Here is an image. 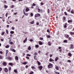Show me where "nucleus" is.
Masks as SVG:
<instances>
[{"label":"nucleus","instance_id":"obj_1","mask_svg":"<svg viewBox=\"0 0 74 74\" xmlns=\"http://www.w3.org/2000/svg\"><path fill=\"white\" fill-rule=\"evenodd\" d=\"M48 67L49 68H52V67H53V65H52V64L50 63L48 65Z\"/></svg>","mask_w":74,"mask_h":74},{"label":"nucleus","instance_id":"obj_2","mask_svg":"<svg viewBox=\"0 0 74 74\" xmlns=\"http://www.w3.org/2000/svg\"><path fill=\"white\" fill-rule=\"evenodd\" d=\"M38 11L39 13H42L43 12L42 10V9H40L39 8L38 9Z\"/></svg>","mask_w":74,"mask_h":74},{"label":"nucleus","instance_id":"obj_3","mask_svg":"<svg viewBox=\"0 0 74 74\" xmlns=\"http://www.w3.org/2000/svg\"><path fill=\"white\" fill-rule=\"evenodd\" d=\"M70 47L71 48V49H74V45L73 44H71L70 45Z\"/></svg>","mask_w":74,"mask_h":74},{"label":"nucleus","instance_id":"obj_4","mask_svg":"<svg viewBox=\"0 0 74 74\" xmlns=\"http://www.w3.org/2000/svg\"><path fill=\"white\" fill-rule=\"evenodd\" d=\"M40 14H36V15H35V17H38V16H40Z\"/></svg>","mask_w":74,"mask_h":74},{"label":"nucleus","instance_id":"obj_5","mask_svg":"<svg viewBox=\"0 0 74 74\" xmlns=\"http://www.w3.org/2000/svg\"><path fill=\"white\" fill-rule=\"evenodd\" d=\"M4 71L5 72L7 73L8 72V69L7 68H5L4 69Z\"/></svg>","mask_w":74,"mask_h":74},{"label":"nucleus","instance_id":"obj_6","mask_svg":"<svg viewBox=\"0 0 74 74\" xmlns=\"http://www.w3.org/2000/svg\"><path fill=\"white\" fill-rule=\"evenodd\" d=\"M38 68H39V69H40V70H42V66H38Z\"/></svg>","mask_w":74,"mask_h":74},{"label":"nucleus","instance_id":"obj_7","mask_svg":"<svg viewBox=\"0 0 74 74\" xmlns=\"http://www.w3.org/2000/svg\"><path fill=\"white\" fill-rule=\"evenodd\" d=\"M63 22H64L66 21V17H64L63 18Z\"/></svg>","mask_w":74,"mask_h":74},{"label":"nucleus","instance_id":"obj_8","mask_svg":"<svg viewBox=\"0 0 74 74\" xmlns=\"http://www.w3.org/2000/svg\"><path fill=\"white\" fill-rule=\"evenodd\" d=\"M49 61H50V62H54V60L52 59V58H50L49 60Z\"/></svg>","mask_w":74,"mask_h":74},{"label":"nucleus","instance_id":"obj_9","mask_svg":"<svg viewBox=\"0 0 74 74\" xmlns=\"http://www.w3.org/2000/svg\"><path fill=\"white\" fill-rule=\"evenodd\" d=\"M15 59L16 60H18V57L17 56H16L15 57Z\"/></svg>","mask_w":74,"mask_h":74},{"label":"nucleus","instance_id":"obj_10","mask_svg":"<svg viewBox=\"0 0 74 74\" xmlns=\"http://www.w3.org/2000/svg\"><path fill=\"white\" fill-rule=\"evenodd\" d=\"M3 64L5 66H6V65H7V63H6V62H3Z\"/></svg>","mask_w":74,"mask_h":74},{"label":"nucleus","instance_id":"obj_11","mask_svg":"<svg viewBox=\"0 0 74 74\" xmlns=\"http://www.w3.org/2000/svg\"><path fill=\"white\" fill-rule=\"evenodd\" d=\"M65 37L66 38H69V35L66 34L65 35Z\"/></svg>","mask_w":74,"mask_h":74},{"label":"nucleus","instance_id":"obj_12","mask_svg":"<svg viewBox=\"0 0 74 74\" xmlns=\"http://www.w3.org/2000/svg\"><path fill=\"white\" fill-rule=\"evenodd\" d=\"M30 24H31L32 25H33V24H34V21H33L32 22H31L30 23Z\"/></svg>","mask_w":74,"mask_h":74},{"label":"nucleus","instance_id":"obj_13","mask_svg":"<svg viewBox=\"0 0 74 74\" xmlns=\"http://www.w3.org/2000/svg\"><path fill=\"white\" fill-rule=\"evenodd\" d=\"M39 45H42V42L41 41H39Z\"/></svg>","mask_w":74,"mask_h":74},{"label":"nucleus","instance_id":"obj_14","mask_svg":"<svg viewBox=\"0 0 74 74\" xmlns=\"http://www.w3.org/2000/svg\"><path fill=\"white\" fill-rule=\"evenodd\" d=\"M29 10H30V9L28 8H26V11L27 12V11H29Z\"/></svg>","mask_w":74,"mask_h":74},{"label":"nucleus","instance_id":"obj_15","mask_svg":"<svg viewBox=\"0 0 74 74\" xmlns=\"http://www.w3.org/2000/svg\"><path fill=\"white\" fill-rule=\"evenodd\" d=\"M48 44L49 46H51V42H48Z\"/></svg>","mask_w":74,"mask_h":74},{"label":"nucleus","instance_id":"obj_16","mask_svg":"<svg viewBox=\"0 0 74 74\" xmlns=\"http://www.w3.org/2000/svg\"><path fill=\"white\" fill-rule=\"evenodd\" d=\"M59 59V58L57 57L55 58V61L56 62H57V60Z\"/></svg>","mask_w":74,"mask_h":74},{"label":"nucleus","instance_id":"obj_17","mask_svg":"<svg viewBox=\"0 0 74 74\" xmlns=\"http://www.w3.org/2000/svg\"><path fill=\"white\" fill-rule=\"evenodd\" d=\"M12 51H13L14 52H15V50L14 49H10Z\"/></svg>","mask_w":74,"mask_h":74},{"label":"nucleus","instance_id":"obj_18","mask_svg":"<svg viewBox=\"0 0 74 74\" xmlns=\"http://www.w3.org/2000/svg\"><path fill=\"white\" fill-rule=\"evenodd\" d=\"M73 22V20H69L68 21V23H70V22Z\"/></svg>","mask_w":74,"mask_h":74},{"label":"nucleus","instance_id":"obj_19","mask_svg":"<svg viewBox=\"0 0 74 74\" xmlns=\"http://www.w3.org/2000/svg\"><path fill=\"white\" fill-rule=\"evenodd\" d=\"M24 14L26 16H27L28 15H29V14H28V13H26L25 12V13H24Z\"/></svg>","mask_w":74,"mask_h":74},{"label":"nucleus","instance_id":"obj_20","mask_svg":"<svg viewBox=\"0 0 74 74\" xmlns=\"http://www.w3.org/2000/svg\"><path fill=\"white\" fill-rule=\"evenodd\" d=\"M70 33V34H71V35H73L74 34V32H71Z\"/></svg>","mask_w":74,"mask_h":74},{"label":"nucleus","instance_id":"obj_21","mask_svg":"<svg viewBox=\"0 0 74 74\" xmlns=\"http://www.w3.org/2000/svg\"><path fill=\"white\" fill-rule=\"evenodd\" d=\"M68 55L69 56L71 57V56L72 54L70 53H68Z\"/></svg>","mask_w":74,"mask_h":74},{"label":"nucleus","instance_id":"obj_22","mask_svg":"<svg viewBox=\"0 0 74 74\" xmlns=\"http://www.w3.org/2000/svg\"><path fill=\"white\" fill-rule=\"evenodd\" d=\"M6 56H7V53H8V50H6Z\"/></svg>","mask_w":74,"mask_h":74},{"label":"nucleus","instance_id":"obj_23","mask_svg":"<svg viewBox=\"0 0 74 74\" xmlns=\"http://www.w3.org/2000/svg\"><path fill=\"white\" fill-rule=\"evenodd\" d=\"M4 7L5 8H8V6H7L6 5H4Z\"/></svg>","mask_w":74,"mask_h":74},{"label":"nucleus","instance_id":"obj_24","mask_svg":"<svg viewBox=\"0 0 74 74\" xmlns=\"http://www.w3.org/2000/svg\"><path fill=\"white\" fill-rule=\"evenodd\" d=\"M26 41H27V38H26L25 39V40L23 41L24 42V43L26 42Z\"/></svg>","mask_w":74,"mask_h":74},{"label":"nucleus","instance_id":"obj_25","mask_svg":"<svg viewBox=\"0 0 74 74\" xmlns=\"http://www.w3.org/2000/svg\"><path fill=\"white\" fill-rule=\"evenodd\" d=\"M9 64L12 66V65H13V64L12 63H9Z\"/></svg>","mask_w":74,"mask_h":74},{"label":"nucleus","instance_id":"obj_26","mask_svg":"<svg viewBox=\"0 0 74 74\" xmlns=\"http://www.w3.org/2000/svg\"><path fill=\"white\" fill-rule=\"evenodd\" d=\"M8 59L9 60H12V58L11 57H9L8 58Z\"/></svg>","mask_w":74,"mask_h":74},{"label":"nucleus","instance_id":"obj_27","mask_svg":"<svg viewBox=\"0 0 74 74\" xmlns=\"http://www.w3.org/2000/svg\"><path fill=\"white\" fill-rule=\"evenodd\" d=\"M74 11L73 10H72L71 11V13L72 14H74Z\"/></svg>","mask_w":74,"mask_h":74},{"label":"nucleus","instance_id":"obj_28","mask_svg":"<svg viewBox=\"0 0 74 74\" xmlns=\"http://www.w3.org/2000/svg\"><path fill=\"white\" fill-rule=\"evenodd\" d=\"M35 47L36 48H38L39 47V45H35Z\"/></svg>","mask_w":74,"mask_h":74},{"label":"nucleus","instance_id":"obj_29","mask_svg":"<svg viewBox=\"0 0 74 74\" xmlns=\"http://www.w3.org/2000/svg\"><path fill=\"white\" fill-rule=\"evenodd\" d=\"M10 33L11 34H14V32L13 31H11L10 32Z\"/></svg>","mask_w":74,"mask_h":74},{"label":"nucleus","instance_id":"obj_30","mask_svg":"<svg viewBox=\"0 0 74 74\" xmlns=\"http://www.w3.org/2000/svg\"><path fill=\"white\" fill-rule=\"evenodd\" d=\"M56 70H59V67H58V66H56Z\"/></svg>","mask_w":74,"mask_h":74},{"label":"nucleus","instance_id":"obj_31","mask_svg":"<svg viewBox=\"0 0 74 74\" xmlns=\"http://www.w3.org/2000/svg\"><path fill=\"white\" fill-rule=\"evenodd\" d=\"M37 62L38 64V65H39V66H40V64H41L40 63V62H39L38 61H37Z\"/></svg>","mask_w":74,"mask_h":74},{"label":"nucleus","instance_id":"obj_32","mask_svg":"<svg viewBox=\"0 0 74 74\" xmlns=\"http://www.w3.org/2000/svg\"><path fill=\"white\" fill-rule=\"evenodd\" d=\"M10 47V46L9 45H7L5 46V48H9Z\"/></svg>","mask_w":74,"mask_h":74},{"label":"nucleus","instance_id":"obj_33","mask_svg":"<svg viewBox=\"0 0 74 74\" xmlns=\"http://www.w3.org/2000/svg\"><path fill=\"white\" fill-rule=\"evenodd\" d=\"M28 50H31V47L29 46L28 48Z\"/></svg>","mask_w":74,"mask_h":74},{"label":"nucleus","instance_id":"obj_34","mask_svg":"<svg viewBox=\"0 0 74 74\" xmlns=\"http://www.w3.org/2000/svg\"><path fill=\"white\" fill-rule=\"evenodd\" d=\"M34 72L32 71H31L30 72L29 74H33Z\"/></svg>","mask_w":74,"mask_h":74},{"label":"nucleus","instance_id":"obj_35","mask_svg":"<svg viewBox=\"0 0 74 74\" xmlns=\"http://www.w3.org/2000/svg\"><path fill=\"white\" fill-rule=\"evenodd\" d=\"M14 71L16 73H17V69L16 70H14Z\"/></svg>","mask_w":74,"mask_h":74},{"label":"nucleus","instance_id":"obj_36","mask_svg":"<svg viewBox=\"0 0 74 74\" xmlns=\"http://www.w3.org/2000/svg\"><path fill=\"white\" fill-rule=\"evenodd\" d=\"M47 38H50V37H51V36H50V35H47Z\"/></svg>","mask_w":74,"mask_h":74},{"label":"nucleus","instance_id":"obj_37","mask_svg":"<svg viewBox=\"0 0 74 74\" xmlns=\"http://www.w3.org/2000/svg\"><path fill=\"white\" fill-rule=\"evenodd\" d=\"M11 67H9V71H11Z\"/></svg>","mask_w":74,"mask_h":74},{"label":"nucleus","instance_id":"obj_38","mask_svg":"<svg viewBox=\"0 0 74 74\" xmlns=\"http://www.w3.org/2000/svg\"><path fill=\"white\" fill-rule=\"evenodd\" d=\"M55 73H56V74H60V73H59L58 72H56V71H55Z\"/></svg>","mask_w":74,"mask_h":74},{"label":"nucleus","instance_id":"obj_39","mask_svg":"<svg viewBox=\"0 0 74 74\" xmlns=\"http://www.w3.org/2000/svg\"><path fill=\"white\" fill-rule=\"evenodd\" d=\"M38 54V53L37 52H35V54H34V55L35 56L37 55Z\"/></svg>","mask_w":74,"mask_h":74},{"label":"nucleus","instance_id":"obj_40","mask_svg":"<svg viewBox=\"0 0 74 74\" xmlns=\"http://www.w3.org/2000/svg\"><path fill=\"white\" fill-rule=\"evenodd\" d=\"M31 68L32 69H35V67H34V66H33L31 67Z\"/></svg>","mask_w":74,"mask_h":74},{"label":"nucleus","instance_id":"obj_41","mask_svg":"<svg viewBox=\"0 0 74 74\" xmlns=\"http://www.w3.org/2000/svg\"><path fill=\"white\" fill-rule=\"evenodd\" d=\"M67 40H65L64 41V42H67Z\"/></svg>","mask_w":74,"mask_h":74},{"label":"nucleus","instance_id":"obj_42","mask_svg":"<svg viewBox=\"0 0 74 74\" xmlns=\"http://www.w3.org/2000/svg\"><path fill=\"white\" fill-rule=\"evenodd\" d=\"M6 33L7 34H8V30L6 29Z\"/></svg>","mask_w":74,"mask_h":74},{"label":"nucleus","instance_id":"obj_43","mask_svg":"<svg viewBox=\"0 0 74 74\" xmlns=\"http://www.w3.org/2000/svg\"><path fill=\"white\" fill-rule=\"evenodd\" d=\"M27 56H31V55L30 54H27Z\"/></svg>","mask_w":74,"mask_h":74},{"label":"nucleus","instance_id":"obj_44","mask_svg":"<svg viewBox=\"0 0 74 74\" xmlns=\"http://www.w3.org/2000/svg\"><path fill=\"white\" fill-rule=\"evenodd\" d=\"M64 28H66L67 27V25L65 24L64 25Z\"/></svg>","mask_w":74,"mask_h":74},{"label":"nucleus","instance_id":"obj_45","mask_svg":"<svg viewBox=\"0 0 74 74\" xmlns=\"http://www.w3.org/2000/svg\"><path fill=\"white\" fill-rule=\"evenodd\" d=\"M71 10V8H69V10H68V12H70Z\"/></svg>","mask_w":74,"mask_h":74},{"label":"nucleus","instance_id":"obj_46","mask_svg":"<svg viewBox=\"0 0 74 74\" xmlns=\"http://www.w3.org/2000/svg\"><path fill=\"white\" fill-rule=\"evenodd\" d=\"M0 59H3V56H0Z\"/></svg>","mask_w":74,"mask_h":74},{"label":"nucleus","instance_id":"obj_47","mask_svg":"<svg viewBox=\"0 0 74 74\" xmlns=\"http://www.w3.org/2000/svg\"><path fill=\"white\" fill-rule=\"evenodd\" d=\"M8 13H7L5 15V16L6 17H7V16H8Z\"/></svg>","mask_w":74,"mask_h":74},{"label":"nucleus","instance_id":"obj_48","mask_svg":"<svg viewBox=\"0 0 74 74\" xmlns=\"http://www.w3.org/2000/svg\"><path fill=\"white\" fill-rule=\"evenodd\" d=\"M14 27H12V30H14Z\"/></svg>","mask_w":74,"mask_h":74},{"label":"nucleus","instance_id":"obj_49","mask_svg":"<svg viewBox=\"0 0 74 74\" xmlns=\"http://www.w3.org/2000/svg\"><path fill=\"white\" fill-rule=\"evenodd\" d=\"M4 32H2L1 35H4Z\"/></svg>","mask_w":74,"mask_h":74},{"label":"nucleus","instance_id":"obj_50","mask_svg":"<svg viewBox=\"0 0 74 74\" xmlns=\"http://www.w3.org/2000/svg\"><path fill=\"white\" fill-rule=\"evenodd\" d=\"M30 15L31 16H33V14L32 13H31Z\"/></svg>","mask_w":74,"mask_h":74},{"label":"nucleus","instance_id":"obj_51","mask_svg":"<svg viewBox=\"0 0 74 74\" xmlns=\"http://www.w3.org/2000/svg\"><path fill=\"white\" fill-rule=\"evenodd\" d=\"M14 7V5H12V6H11V8H13Z\"/></svg>","mask_w":74,"mask_h":74},{"label":"nucleus","instance_id":"obj_52","mask_svg":"<svg viewBox=\"0 0 74 74\" xmlns=\"http://www.w3.org/2000/svg\"><path fill=\"white\" fill-rule=\"evenodd\" d=\"M36 5V4L34 3H33V4L32 5V6H35Z\"/></svg>","mask_w":74,"mask_h":74},{"label":"nucleus","instance_id":"obj_53","mask_svg":"<svg viewBox=\"0 0 74 74\" xmlns=\"http://www.w3.org/2000/svg\"><path fill=\"white\" fill-rule=\"evenodd\" d=\"M65 15H67V13L66 12H64Z\"/></svg>","mask_w":74,"mask_h":74},{"label":"nucleus","instance_id":"obj_54","mask_svg":"<svg viewBox=\"0 0 74 74\" xmlns=\"http://www.w3.org/2000/svg\"><path fill=\"white\" fill-rule=\"evenodd\" d=\"M23 64H27V62H23Z\"/></svg>","mask_w":74,"mask_h":74},{"label":"nucleus","instance_id":"obj_55","mask_svg":"<svg viewBox=\"0 0 74 74\" xmlns=\"http://www.w3.org/2000/svg\"><path fill=\"white\" fill-rule=\"evenodd\" d=\"M40 38V40H43V38Z\"/></svg>","mask_w":74,"mask_h":74},{"label":"nucleus","instance_id":"obj_56","mask_svg":"<svg viewBox=\"0 0 74 74\" xmlns=\"http://www.w3.org/2000/svg\"><path fill=\"white\" fill-rule=\"evenodd\" d=\"M34 58L35 59H37V57L35 56L34 57Z\"/></svg>","mask_w":74,"mask_h":74},{"label":"nucleus","instance_id":"obj_57","mask_svg":"<svg viewBox=\"0 0 74 74\" xmlns=\"http://www.w3.org/2000/svg\"><path fill=\"white\" fill-rule=\"evenodd\" d=\"M1 71H2V68L0 67V72Z\"/></svg>","mask_w":74,"mask_h":74},{"label":"nucleus","instance_id":"obj_58","mask_svg":"<svg viewBox=\"0 0 74 74\" xmlns=\"http://www.w3.org/2000/svg\"><path fill=\"white\" fill-rule=\"evenodd\" d=\"M69 40H71V38H70V37H69L68 38Z\"/></svg>","mask_w":74,"mask_h":74},{"label":"nucleus","instance_id":"obj_59","mask_svg":"<svg viewBox=\"0 0 74 74\" xmlns=\"http://www.w3.org/2000/svg\"><path fill=\"white\" fill-rule=\"evenodd\" d=\"M36 25H39V22H37L36 23Z\"/></svg>","mask_w":74,"mask_h":74},{"label":"nucleus","instance_id":"obj_60","mask_svg":"<svg viewBox=\"0 0 74 74\" xmlns=\"http://www.w3.org/2000/svg\"><path fill=\"white\" fill-rule=\"evenodd\" d=\"M10 44H11V45L13 44V42H10Z\"/></svg>","mask_w":74,"mask_h":74},{"label":"nucleus","instance_id":"obj_61","mask_svg":"<svg viewBox=\"0 0 74 74\" xmlns=\"http://www.w3.org/2000/svg\"><path fill=\"white\" fill-rule=\"evenodd\" d=\"M59 51L60 52H62V49H60Z\"/></svg>","mask_w":74,"mask_h":74},{"label":"nucleus","instance_id":"obj_62","mask_svg":"<svg viewBox=\"0 0 74 74\" xmlns=\"http://www.w3.org/2000/svg\"><path fill=\"white\" fill-rule=\"evenodd\" d=\"M26 58H27V59H29V57L27 56L26 57Z\"/></svg>","mask_w":74,"mask_h":74},{"label":"nucleus","instance_id":"obj_63","mask_svg":"<svg viewBox=\"0 0 74 74\" xmlns=\"http://www.w3.org/2000/svg\"><path fill=\"white\" fill-rule=\"evenodd\" d=\"M33 41V40H31V39L30 40V41H31V42H32Z\"/></svg>","mask_w":74,"mask_h":74},{"label":"nucleus","instance_id":"obj_64","mask_svg":"<svg viewBox=\"0 0 74 74\" xmlns=\"http://www.w3.org/2000/svg\"><path fill=\"white\" fill-rule=\"evenodd\" d=\"M48 13H49V9H48Z\"/></svg>","mask_w":74,"mask_h":74}]
</instances>
